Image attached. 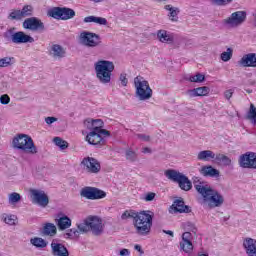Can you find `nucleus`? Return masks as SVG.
<instances>
[{
	"label": "nucleus",
	"mask_w": 256,
	"mask_h": 256,
	"mask_svg": "<svg viewBox=\"0 0 256 256\" xmlns=\"http://www.w3.org/2000/svg\"><path fill=\"white\" fill-rule=\"evenodd\" d=\"M12 147L30 155L37 154V146H35L33 138L26 134H18L14 137Z\"/></svg>",
	"instance_id": "4"
},
{
	"label": "nucleus",
	"mask_w": 256,
	"mask_h": 256,
	"mask_svg": "<svg viewBox=\"0 0 256 256\" xmlns=\"http://www.w3.org/2000/svg\"><path fill=\"white\" fill-rule=\"evenodd\" d=\"M41 235H43V237H55V235H57V226L53 223L44 224Z\"/></svg>",
	"instance_id": "28"
},
{
	"label": "nucleus",
	"mask_w": 256,
	"mask_h": 256,
	"mask_svg": "<svg viewBox=\"0 0 256 256\" xmlns=\"http://www.w3.org/2000/svg\"><path fill=\"white\" fill-rule=\"evenodd\" d=\"M134 249H135V251H138V253H139L140 255H143V254L145 253V251H143V248H141V245H139V244H136V245L134 246Z\"/></svg>",
	"instance_id": "56"
},
{
	"label": "nucleus",
	"mask_w": 256,
	"mask_h": 256,
	"mask_svg": "<svg viewBox=\"0 0 256 256\" xmlns=\"http://www.w3.org/2000/svg\"><path fill=\"white\" fill-rule=\"evenodd\" d=\"M88 227L95 237L103 235V221L97 216L88 217Z\"/></svg>",
	"instance_id": "16"
},
{
	"label": "nucleus",
	"mask_w": 256,
	"mask_h": 256,
	"mask_svg": "<svg viewBox=\"0 0 256 256\" xmlns=\"http://www.w3.org/2000/svg\"><path fill=\"white\" fill-rule=\"evenodd\" d=\"M8 19H11V21H21V19H23L21 16V10H12Z\"/></svg>",
	"instance_id": "42"
},
{
	"label": "nucleus",
	"mask_w": 256,
	"mask_h": 256,
	"mask_svg": "<svg viewBox=\"0 0 256 256\" xmlns=\"http://www.w3.org/2000/svg\"><path fill=\"white\" fill-rule=\"evenodd\" d=\"M30 243H31V245H33V247H36L37 249H45V247H47V244H48L45 241V239H43L41 237L31 238Z\"/></svg>",
	"instance_id": "34"
},
{
	"label": "nucleus",
	"mask_w": 256,
	"mask_h": 256,
	"mask_svg": "<svg viewBox=\"0 0 256 256\" xmlns=\"http://www.w3.org/2000/svg\"><path fill=\"white\" fill-rule=\"evenodd\" d=\"M165 11H169V18L170 21H173L174 23H177V21H179V17L177 15H179L180 10L177 7H173L171 4H167L164 6Z\"/></svg>",
	"instance_id": "30"
},
{
	"label": "nucleus",
	"mask_w": 256,
	"mask_h": 256,
	"mask_svg": "<svg viewBox=\"0 0 256 256\" xmlns=\"http://www.w3.org/2000/svg\"><path fill=\"white\" fill-rule=\"evenodd\" d=\"M96 16H88L84 18V23H95Z\"/></svg>",
	"instance_id": "54"
},
{
	"label": "nucleus",
	"mask_w": 256,
	"mask_h": 256,
	"mask_svg": "<svg viewBox=\"0 0 256 256\" xmlns=\"http://www.w3.org/2000/svg\"><path fill=\"white\" fill-rule=\"evenodd\" d=\"M48 54L55 59L56 61H60V59H64L67 55V49L60 44L52 43L48 47Z\"/></svg>",
	"instance_id": "18"
},
{
	"label": "nucleus",
	"mask_w": 256,
	"mask_h": 256,
	"mask_svg": "<svg viewBox=\"0 0 256 256\" xmlns=\"http://www.w3.org/2000/svg\"><path fill=\"white\" fill-rule=\"evenodd\" d=\"M81 197H84L85 199H90L92 201H95L97 199H104V197H107V193L105 191L97 189L95 187H85L80 192Z\"/></svg>",
	"instance_id": "13"
},
{
	"label": "nucleus",
	"mask_w": 256,
	"mask_h": 256,
	"mask_svg": "<svg viewBox=\"0 0 256 256\" xmlns=\"http://www.w3.org/2000/svg\"><path fill=\"white\" fill-rule=\"evenodd\" d=\"M203 177H219V170L213 168L211 165L202 166L199 170Z\"/></svg>",
	"instance_id": "27"
},
{
	"label": "nucleus",
	"mask_w": 256,
	"mask_h": 256,
	"mask_svg": "<svg viewBox=\"0 0 256 256\" xmlns=\"http://www.w3.org/2000/svg\"><path fill=\"white\" fill-rule=\"evenodd\" d=\"M94 23H96V25H107V19L103 18V17H95Z\"/></svg>",
	"instance_id": "49"
},
{
	"label": "nucleus",
	"mask_w": 256,
	"mask_h": 256,
	"mask_svg": "<svg viewBox=\"0 0 256 256\" xmlns=\"http://www.w3.org/2000/svg\"><path fill=\"white\" fill-rule=\"evenodd\" d=\"M156 1V3H167V1H169V0H155Z\"/></svg>",
	"instance_id": "62"
},
{
	"label": "nucleus",
	"mask_w": 256,
	"mask_h": 256,
	"mask_svg": "<svg viewBox=\"0 0 256 256\" xmlns=\"http://www.w3.org/2000/svg\"><path fill=\"white\" fill-rule=\"evenodd\" d=\"M94 71L101 85H109L113 71H115V64L109 60H98L94 63Z\"/></svg>",
	"instance_id": "3"
},
{
	"label": "nucleus",
	"mask_w": 256,
	"mask_h": 256,
	"mask_svg": "<svg viewBox=\"0 0 256 256\" xmlns=\"http://www.w3.org/2000/svg\"><path fill=\"white\" fill-rule=\"evenodd\" d=\"M11 102V98L9 97V95L7 94H3L1 97H0V103L2 105H9V103Z\"/></svg>",
	"instance_id": "48"
},
{
	"label": "nucleus",
	"mask_w": 256,
	"mask_h": 256,
	"mask_svg": "<svg viewBox=\"0 0 256 256\" xmlns=\"http://www.w3.org/2000/svg\"><path fill=\"white\" fill-rule=\"evenodd\" d=\"M81 167L86 173L97 175L101 172V162L94 157H84L80 162Z\"/></svg>",
	"instance_id": "10"
},
{
	"label": "nucleus",
	"mask_w": 256,
	"mask_h": 256,
	"mask_svg": "<svg viewBox=\"0 0 256 256\" xmlns=\"http://www.w3.org/2000/svg\"><path fill=\"white\" fill-rule=\"evenodd\" d=\"M0 221H2V223H5L6 225L15 227V225H17V221H19V219L17 218V215H15V214L2 213L0 215Z\"/></svg>",
	"instance_id": "29"
},
{
	"label": "nucleus",
	"mask_w": 256,
	"mask_h": 256,
	"mask_svg": "<svg viewBox=\"0 0 256 256\" xmlns=\"http://www.w3.org/2000/svg\"><path fill=\"white\" fill-rule=\"evenodd\" d=\"M3 38L8 43H13L14 45L35 43V38H33L31 35L26 34L23 31H16L15 27L7 29L3 33Z\"/></svg>",
	"instance_id": "5"
},
{
	"label": "nucleus",
	"mask_w": 256,
	"mask_h": 256,
	"mask_svg": "<svg viewBox=\"0 0 256 256\" xmlns=\"http://www.w3.org/2000/svg\"><path fill=\"white\" fill-rule=\"evenodd\" d=\"M142 153H151V148H149V147L143 148Z\"/></svg>",
	"instance_id": "60"
},
{
	"label": "nucleus",
	"mask_w": 256,
	"mask_h": 256,
	"mask_svg": "<svg viewBox=\"0 0 256 256\" xmlns=\"http://www.w3.org/2000/svg\"><path fill=\"white\" fill-rule=\"evenodd\" d=\"M153 212L142 211L134 216V227L137 235L140 237H147L151 234V227H153Z\"/></svg>",
	"instance_id": "2"
},
{
	"label": "nucleus",
	"mask_w": 256,
	"mask_h": 256,
	"mask_svg": "<svg viewBox=\"0 0 256 256\" xmlns=\"http://www.w3.org/2000/svg\"><path fill=\"white\" fill-rule=\"evenodd\" d=\"M247 20L246 11H236L230 15V17L223 20L224 25L227 27L235 28L243 25V22Z\"/></svg>",
	"instance_id": "12"
},
{
	"label": "nucleus",
	"mask_w": 256,
	"mask_h": 256,
	"mask_svg": "<svg viewBox=\"0 0 256 256\" xmlns=\"http://www.w3.org/2000/svg\"><path fill=\"white\" fill-rule=\"evenodd\" d=\"M126 159L127 161H130L131 163H135L137 161V153L132 150L126 151Z\"/></svg>",
	"instance_id": "45"
},
{
	"label": "nucleus",
	"mask_w": 256,
	"mask_h": 256,
	"mask_svg": "<svg viewBox=\"0 0 256 256\" xmlns=\"http://www.w3.org/2000/svg\"><path fill=\"white\" fill-rule=\"evenodd\" d=\"M85 141L89 143V145H95L102 147V145H105V139H103V136L99 132L96 131H90L85 138Z\"/></svg>",
	"instance_id": "20"
},
{
	"label": "nucleus",
	"mask_w": 256,
	"mask_h": 256,
	"mask_svg": "<svg viewBox=\"0 0 256 256\" xmlns=\"http://www.w3.org/2000/svg\"><path fill=\"white\" fill-rule=\"evenodd\" d=\"M21 201V194L13 192L8 195V202L10 205H17Z\"/></svg>",
	"instance_id": "38"
},
{
	"label": "nucleus",
	"mask_w": 256,
	"mask_h": 256,
	"mask_svg": "<svg viewBox=\"0 0 256 256\" xmlns=\"http://www.w3.org/2000/svg\"><path fill=\"white\" fill-rule=\"evenodd\" d=\"M129 255H131V252L129 251V249L124 248L120 251V256H129Z\"/></svg>",
	"instance_id": "57"
},
{
	"label": "nucleus",
	"mask_w": 256,
	"mask_h": 256,
	"mask_svg": "<svg viewBox=\"0 0 256 256\" xmlns=\"http://www.w3.org/2000/svg\"><path fill=\"white\" fill-rule=\"evenodd\" d=\"M194 188L201 195L204 205H207L210 209L221 207L225 203V198L221 193L203 182L194 181Z\"/></svg>",
	"instance_id": "1"
},
{
	"label": "nucleus",
	"mask_w": 256,
	"mask_h": 256,
	"mask_svg": "<svg viewBox=\"0 0 256 256\" xmlns=\"http://www.w3.org/2000/svg\"><path fill=\"white\" fill-rule=\"evenodd\" d=\"M78 41L80 45H83L84 47H88L90 49H95V47H101V45H103L101 36L97 33H93L90 31L81 32L78 36Z\"/></svg>",
	"instance_id": "8"
},
{
	"label": "nucleus",
	"mask_w": 256,
	"mask_h": 256,
	"mask_svg": "<svg viewBox=\"0 0 256 256\" xmlns=\"http://www.w3.org/2000/svg\"><path fill=\"white\" fill-rule=\"evenodd\" d=\"M138 139H141L142 141H150L151 137L143 134H138L137 135Z\"/></svg>",
	"instance_id": "55"
},
{
	"label": "nucleus",
	"mask_w": 256,
	"mask_h": 256,
	"mask_svg": "<svg viewBox=\"0 0 256 256\" xmlns=\"http://www.w3.org/2000/svg\"><path fill=\"white\" fill-rule=\"evenodd\" d=\"M74 237H79V231H77V228H71L64 233L65 239H74Z\"/></svg>",
	"instance_id": "41"
},
{
	"label": "nucleus",
	"mask_w": 256,
	"mask_h": 256,
	"mask_svg": "<svg viewBox=\"0 0 256 256\" xmlns=\"http://www.w3.org/2000/svg\"><path fill=\"white\" fill-rule=\"evenodd\" d=\"M189 81L190 83H203V81H205V75L197 73L194 76H190Z\"/></svg>",
	"instance_id": "44"
},
{
	"label": "nucleus",
	"mask_w": 256,
	"mask_h": 256,
	"mask_svg": "<svg viewBox=\"0 0 256 256\" xmlns=\"http://www.w3.org/2000/svg\"><path fill=\"white\" fill-rule=\"evenodd\" d=\"M53 143L60 149L65 150L69 147V143L65 140H63L61 137H54Z\"/></svg>",
	"instance_id": "37"
},
{
	"label": "nucleus",
	"mask_w": 256,
	"mask_h": 256,
	"mask_svg": "<svg viewBox=\"0 0 256 256\" xmlns=\"http://www.w3.org/2000/svg\"><path fill=\"white\" fill-rule=\"evenodd\" d=\"M30 199L33 205H38L43 209L49 205V196L43 190L30 189Z\"/></svg>",
	"instance_id": "11"
},
{
	"label": "nucleus",
	"mask_w": 256,
	"mask_h": 256,
	"mask_svg": "<svg viewBox=\"0 0 256 256\" xmlns=\"http://www.w3.org/2000/svg\"><path fill=\"white\" fill-rule=\"evenodd\" d=\"M214 160L216 161V163H221L223 167H231L232 164L231 158L221 153L215 154Z\"/></svg>",
	"instance_id": "33"
},
{
	"label": "nucleus",
	"mask_w": 256,
	"mask_h": 256,
	"mask_svg": "<svg viewBox=\"0 0 256 256\" xmlns=\"http://www.w3.org/2000/svg\"><path fill=\"white\" fill-rule=\"evenodd\" d=\"M186 225H187V227H189L190 229H195V225H193V223H191V222H188Z\"/></svg>",
	"instance_id": "61"
},
{
	"label": "nucleus",
	"mask_w": 256,
	"mask_h": 256,
	"mask_svg": "<svg viewBox=\"0 0 256 256\" xmlns=\"http://www.w3.org/2000/svg\"><path fill=\"white\" fill-rule=\"evenodd\" d=\"M157 39L160 43H166L171 45L175 41L173 34L167 32L166 30H158L157 32Z\"/></svg>",
	"instance_id": "26"
},
{
	"label": "nucleus",
	"mask_w": 256,
	"mask_h": 256,
	"mask_svg": "<svg viewBox=\"0 0 256 256\" xmlns=\"http://www.w3.org/2000/svg\"><path fill=\"white\" fill-rule=\"evenodd\" d=\"M90 1H93V3H101V1L103 0H90Z\"/></svg>",
	"instance_id": "63"
},
{
	"label": "nucleus",
	"mask_w": 256,
	"mask_h": 256,
	"mask_svg": "<svg viewBox=\"0 0 256 256\" xmlns=\"http://www.w3.org/2000/svg\"><path fill=\"white\" fill-rule=\"evenodd\" d=\"M247 119L251 122L252 125H256V107L254 104H250Z\"/></svg>",
	"instance_id": "36"
},
{
	"label": "nucleus",
	"mask_w": 256,
	"mask_h": 256,
	"mask_svg": "<svg viewBox=\"0 0 256 256\" xmlns=\"http://www.w3.org/2000/svg\"><path fill=\"white\" fill-rule=\"evenodd\" d=\"M57 121V118L55 117H46L45 118V123H47V125H53V123H55Z\"/></svg>",
	"instance_id": "52"
},
{
	"label": "nucleus",
	"mask_w": 256,
	"mask_h": 256,
	"mask_svg": "<svg viewBox=\"0 0 256 256\" xmlns=\"http://www.w3.org/2000/svg\"><path fill=\"white\" fill-rule=\"evenodd\" d=\"M193 235L191 232H184L182 234V241L180 242V250L187 255H193Z\"/></svg>",
	"instance_id": "17"
},
{
	"label": "nucleus",
	"mask_w": 256,
	"mask_h": 256,
	"mask_svg": "<svg viewBox=\"0 0 256 256\" xmlns=\"http://www.w3.org/2000/svg\"><path fill=\"white\" fill-rule=\"evenodd\" d=\"M164 175L169 179V181H173V183H178L182 191H191L193 184L185 174L175 169H168L165 170Z\"/></svg>",
	"instance_id": "7"
},
{
	"label": "nucleus",
	"mask_w": 256,
	"mask_h": 256,
	"mask_svg": "<svg viewBox=\"0 0 256 256\" xmlns=\"http://www.w3.org/2000/svg\"><path fill=\"white\" fill-rule=\"evenodd\" d=\"M48 17L57 21H69L75 17V10L67 7H54L48 11Z\"/></svg>",
	"instance_id": "9"
},
{
	"label": "nucleus",
	"mask_w": 256,
	"mask_h": 256,
	"mask_svg": "<svg viewBox=\"0 0 256 256\" xmlns=\"http://www.w3.org/2000/svg\"><path fill=\"white\" fill-rule=\"evenodd\" d=\"M119 80L123 87H127V83H129V80L127 79V74H120Z\"/></svg>",
	"instance_id": "51"
},
{
	"label": "nucleus",
	"mask_w": 256,
	"mask_h": 256,
	"mask_svg": "<svg viewBox=\"0 0 256 256\" xmlns=\"http://www.w3.org/2000/svg\"><path fill=\"white\" fill-rule=\"evenodd\" d=\"M22 27L30 31H45V24L37 17H30L24 20Z\"/></svg>",
	"instance_id": "15"
},
{
	"label": "nucleus",
	"mask_w": 256,
	"mask_h": 256,
	"mask_svg": "<svg viewBox=\"0 0 256 256\" xmlns=\"http://www.w3.org/2000/svg\"><path fill=\"white\" fill-rule=\"evenodd\" d=\"M101 135H106L107 137H109L111 135V132H109V130L103 129L101 128V130L98 132Z\"/></svg>",
	"instance_id": "58"
},
{
	"label": "nucleus",
	"mask_w": 256,
	"mask_h": 256,
	"mask_svg": "<svg viewBox=\"0 0 256 256\" xmlns=\"http://www.w3.org/2000/svg\"><path fill=\"white\" fill-rule=\"evenodd\" d=\"M233 57V49L232 48H227L226 52H222L220 55V59L224 61V63H227V61H231Z\"/></svg>",
	"instance_id": "40"
},
{
	"label": "nucleus",
	"mask_w": 256,
	"mask_h": 256,
	"mask_svg": "<svg viewBox=\"0 0 256 256\" xmlns=\"http://www.w3.org/2000/svg\"><path fill=\"white\" fill-rule=\"evenodd\" d=\"M78 235H83L85 233H89V221L86 218L82 223L77 224Z\"/></svg>",
	"instance_id": "35"
},
{
	"label": "nucleus",
	"mask_w": 256,
	"mask_h": 256,
	"mask_svg": "<svg viewBox=\"0 0 256 256\" xmlns=\"http://www.w3.org/2000/svg\"><path fill=\"white\" fill-rule=\"evenodd\" d=\"M224 97H225V99H231L232 97H233V90H226L225 92H224Z\"/></svg>",
	"instance_id": "53"
},
{
	"label": "nucleus",
	"mask_w": 256,
	"mask_h": 256,
	"mask_svg": "<svg viewBox=\"0 0 256 256\" xmlns=\"http://www.w3.org/2000/svg\"><path fill=\"white\" fill-rule=\"evenodd\" d=\"M135 95L139 101H149L153 97V89L149 86V82L141 76L134 78Z\"/></svg>",
	"instance_id": "6"
},
{
	"label": "nucleus",
	"mask_w": 256,
	"mask_h": 256,
	"mask_svg": "<svg viewBox=\"0 0 256 256\" xmlns=\"http://www.w3.org/2000/svg\"><path fill=\"white\" fill-rule=\"evenodd\" d=\"M231 1L233 0H212V3L214 5L223 6V5H228V3H231Z\"/></svg>",
	"instance_id": "50"
},
{
	"label": "nucleus",
	"mask_w": 256,
	"mask_h": 256,
	"mask_svg": "<svg viewBox=\"0 0 256 256\" xmlns=\"http://www.w3.org/2000/svg\"><path fill=\"white\" fill-rule=\"evenodd\" d=\"M15 58L13 57H4L0 59V67H11L13 65Z\"/></svg>",
	"instance_id": "43"
},
{
	"label": "nucleus",
	"mask_w": 256,
	"mask_h": 256,
	"mask_svg": "<svg viewBox=\"0 0 256 256\" xmlns=\"http://www.w3.org/2000/svg\"><path fill=\"white\" fill-rule=\"evenodd\" d=\"M71 223V218L68 216H63L56 220V225L59 231H65V229H69V227H71Z\"/></svg>",
	"instance_id": "31"
},
{
	"label": "nucleus",
	"mask_w": 256,
	"mask_h": 256,
	"mask_svg": "<svg viewBox=\"0 0 256 256\" xmlns=\"http://www.w3.org/2000/svg\"><path fill=\"white\" fill-rule=\"evenodd\" d=\"M171 209H173L174 213H191V207L185 205L183 198L175 200L171 206Z\"/></svg>",
	"instance_id": "25"
},
{
	"label": "nucleus",
	"mask_w": 256,
	"mask_h": 256,
	"mask_svg": "<svg viewBox=\"0 0 256 256\" xmlns=\"http://www.w3.org/2000/svg\"><path fill=\"white\" fill-rule=\"evenodd\" d=\"M84 127L88 129L89 131H96L99 132L102 127H104L103 120L101 119H91L88 118L84 121Z\"/></svg>",
	"instance_id": "23"
},
{
	"label": "nucleus",
	"mask_w": 256,
	"mask_h": 256,
	"mask_svg": "<svg viewBox=\"0 0 256 256\" xmlns=\"http://www.w3.org/2000/svg\"><path fill=\"white\" fill-rule=\"evenodd\" d=\"M240 67H256V53L245 54L239 61Z\"/></svg>",
	"instance_id": "24"
},
{
	"label": "nucleus",
	"mask_w": 256,
	"mask_h": 256,
	"mask_svg": "<svg viewBox=\"0 0 256 256\" xmlns=\"http://www.w3.org/2000/svg\"><path fill=\"white\" fill-rule=\"evenodd\" d=\"M211 93V88L207 86H202L198 88L189 89L186 91V95L190 99H194V97H207Z\"/></svg>",
	"instance_id": "21"
},
{
	"label": "nucleus",
	"mask_w": 256,
	"mask_h": 256,
	"mask_svg": "<svg viewBox=\"0 0 256 256\" xmlns=\"http://www.w3.org/2000/svg\"><path fill=\"white\" fill-rule=\"evenodd\" d=\"M135 215H137V214H135V213H132L131 214V212L130 211H125L122 215H121V219L123 220V221H125V220H127V219H134L135 220Z\"/></svg>",
	"instance_id": "47"
},
{
	"label": "nucleus",
	"mask_w": 256,
	"mask_h": 256,
	"mask_svg": "<svg viewBox=\"0 0 256 256\" xmlns=\"http://www.w3.org/2000/svg\"><path fill=\"white\" fill-rule=\"evenodd\" d=\"M198 256H209V254H199Z\"/></svg>",
	"instance_id": "64"
},
{
	"label": "nucleus",
	"mask_w": 256,
	"mask_h": 256,
	"mask_svg": "<svg viewBox=\"0 0 256 256\" xmlns=\"http://www.w3.org/2000/svg\"><path fill=\"white\" fill-rule=\"evenodd\" d=\"M155 197H157V194L154 192H148L145 194V196L143 197L144 201H146L147 203L154 201Z\"/></svg>",
	"instance_id": "46"
},
{
	"label": "nucleus",
	"mask_w": 256,
	"mask_h": 256,
	"mask_svg": "<svg viewBox=\"0 0 256 256\" xmlns=\"http://www.w3.org/2000/svg\"><path fill=\"white\" fill-rule=\"evenodd\" d=\"M163 233H165L166 235H170V237H173V231L171 230H163Z\"/></svg>",
	"instance_id": "59"
},
{
	"label": "nucleus",
	"mask_w": 256,
	"mask_h": 256,
	"mask_svg": "<svg viewBox=\"0 0 256 256\" xmlns=\"http://www.w3.org/2000/svg\"><path fill=\"white\" fill-rule=\"evenodd\" d=\"M215 152L211 150H203L197 154L198 161H213L215 160Z\"/></svg>",
	"instance_id": "32"
},
{
	"label": "nucleus",
	"mask_w": 256,
	"mask_h": 256,
	"mask_svg": "<svg viewBox=\"0 0 256 256\" xmlns=\"http://www.w3.org/2000/svg\"><path fill=\"white\" fill-rule=\"evenodd\" d=\"M238 163L242 169H256V153L246 152L240 155Z\"/></svg>",
	"instance_id": "14"
},
{
	"label": "nucleus",
	"mask_w": 256,
	"mask_h": 256,
	"mask_svg": "<svg viewBox=\"0 0 256 256\" xmlns=\"http://www.w3.org/2000/svg\"><path fill=\"white\" fill-rule=\"evenodd\" d=\"M50 247L53 256H69L67 247L64 244L57 242V240H52Z\"/></svg>",
	"instance_id": "19"
},
{
	"label": "nucleus",
	"mask_w": 256,
	"mask_h": 256,
	"mask_svg": "<svg viewBox=\"0 0 256 256\" xmlns=\"http://www.w3.org/2000/svg\"><path fill=\"white\" fill-rule=\"evenodd\" d=\"M242 247L247 256H256V239L244 238Z\"/></svg>",
	"instance_id": "22"
},
{
	"label": "nucleus",
	"mask_w": 256,
	"mask_h": 256,
	"mask_svg": "<svg viewBox=\"0 0 256 256\" xmlns=\"http://www.w3.org/2000/svg\"><path fill=\"white\" fill-rule=\"evenodd\" d=\"M22 19H25V17H31L33 15V6L31 5H25L22 10H20Z\"/></svg>",
	"instance_id": "39"
}]
</instances>
